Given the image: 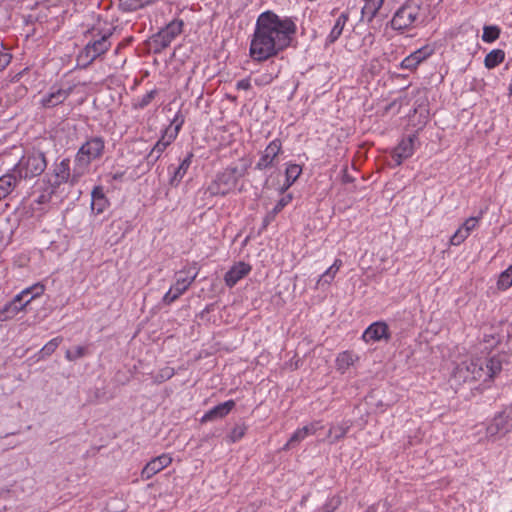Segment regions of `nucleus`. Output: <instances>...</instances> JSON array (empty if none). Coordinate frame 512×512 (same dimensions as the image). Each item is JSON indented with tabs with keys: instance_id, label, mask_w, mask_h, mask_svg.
Masks as SVG:
<instances>
[{
	"instance_id": "f257e3e1",
	"label": "nucleus",
	"mask_w": 512,
	"mask_h": 512,
	"mask_svg": "<svg viewBox=\"0 0 512 512\" xmlns=\"http://www.w3.org/2000/svg\"><path fill=\"white\" fill-rule=\"evenodd\" d=\"M295 32L296 25L291 19H281L271 11L261 13L251 38L250 57L263 62L276 56L290 45Z\"/></svg>"
},
{
	"instance_id": "f03ea898",
	"label": "nucleus",
	"mask_w": 512,
	"mask_h": 512,
	"mask_svg": "<svg viewBox=\"0 0 512 512\" xmlns=\"http://www.w3.org/2000/svg\"><path fill=\"white\" fill-rule=\"evenodd\" d=\"M104 147L105 144L102 138L93 137L79 148L74 160L71 185H75L89 171L91 162L101 157Z\"/></svg>"
},
{
	"instance_id": "7ed1b4c3",
	"label": "nucleus",
	"mask_w": 512,
	"mask_h": 512,
	"mask_svg": "<svg viewBox=\"0 0 512 512\" xmlns=\"http://www.w3.org/2000/svg\"><path fill=\"white\" fill-rule=\"evenodd\" d=\"M47 167L44 153L33 151L24 155L15 165L13 171L19 179L33 178L41 175Z\"/></svg>"
},
{
	"instance_id": "20e7f679",
	"label": "nucleus",
	"mask_w": 512,
	"mask_h": 512,
	"mask_svg": "<svg viewBox=\"0 0 512 512\" xmlns=\"http://www.w3.org/2000/svg\"><path fill=\"white\" fill-rule=\"evenodd\" d=\"M421 2L407 0L393 15L391 26L395 30H405L413 27L421 16Z\"/></svg>"
},
{
	"instance_id": "39448f33",
	"label": "nucleus",
	"mask_w": 512,
	"mask_h": 512,
	"mask_svg": "<svg viewBox=\"0 0 512 512\" xmlns=\"http://www.w3.org/2000/svg\"><path fill=\"white\" fill-rule=\"evenodd\" d=\"M183 122L184 120L179 119L178 115L175 116L174 120L172 121V124H175V127L172 128L170 125L165 129L161 138L155 143L154 147L149 152L147 156L148 163L154 164L158 161L166 148L176 139Z\"/></svg>"
},
{
	"instance_id": "423d86ee",
	"label": "nucleus",
	"mask_w": 512,
	"mask_h": 512,
	"mask_svg": "<svg viewBox=\"0 0 512 512\" xmlns=\"http://www.w3.org/2000/svg\"><path fill=\"white\" fill-rule=\"evenodd\" d=\"M240 178L237 167H230L225 169L222 173L217 175L216 179L208 186V192L211 195H226L232 191Z\"/></svg>"
},
{
	"instance_id": "0eeeda50",
	"label": "nucleus",
	"mask_w": 512,
	"mask_h": 512,
	"mask_svg": "<svg viewBox=\"0 0 512 512\" xmlns=\"http://www.w3.org/2000/svg\"><path fill=\"white\" fill-rule=\"evenodd\" d=\"M183 21L175 19L168 23L156 35L153 36L152 42L155 45V51L160 52L166 49L171 42L182 32Z\"/></svg>"
},
{
	"instance_id": "6e6552de",
	"label": "nucleus",
	"mask_w": 512,
	"mask_h": 512,
	"mask_svg": "<svg viewBox=\"0 0 512 512\" xmlns=\"http://www.w3.org/2000/svg\"><path fill=\"white\" fill-rule=\"evenodd\" d=\"M455 377L463 381H486L484 362L480 359H472L457 366L455 370Z\"/></svg>"
},
{
	"instance_id": "1a4fd4ad",
	"label": "nucleus",
	"mask_w": 512,
	"mask_h": 512,
	"mask_svg": "<svg viewBox=\"0 0 512 512\" xmlns=\"http://www.w3.org/2000/svg\"><path fill=\"white\" fill-rule=\"evenodd\" d=\"M111 32L103 34L99 39H95L85 46L84 50L79 55L80 60H85V64L92 63L97 57L107 52L111 46L109 38Z\"/></svg>"
},
{
	"instance_id": "9d476101",
	"label": "nucleus",
	"mask_w": 512,
	"mask_h": 512,
	"mask_svg": "<svg viewBox=\"0 0 512 512\" xmlns=\"http://www.w3.org/2000/svg\"><path fill=\"white\" fill-rule=\"evenodd\" d=\"M512 428V407L504 410L494 417L493 421L487 427V435L496 437L505 435Z\"/></svg>"
},
{
	"instance_id": "9b49d317",
	"label": "nucleus",
	"mask_w": 512,
	"mask_h": 512,
	"mask_svg": "<svg viewBox=\"0 0 512 512\" xmlns=\"http://www.w3.org/2000/svg\"><path fill=\"white\" fill-rule=\"evenodd\" d=\"M282 152V143L279 139H274L271 141L264 151L261 153V156L256 163L255 168L258 170H266L275 165V161L277 160L278 155Z\"/></svg>"
},
{
	"instance_id": "f8f14e48",
	"label": "nucleus",
	"mask_w": 512,
	"mask_h": 512,
	"mask_svg": "<svg viewBox=\"0 0 512 512\" xmlns=\"http://www.w3.org/2000/svg\"><path fill=\"white\" fill-rule=\"evenodd\" d=\"M72 172L70 170V160L63 159L55 164L53 173L49 176L48 182L55 189L61 184L69 182L71 184Z\"/></svg>"
},
{
	"instance_id": "ddd939ff",
	"label": "nucleus",
	"mask_w": 512,
	"mask_h": 512,
	"mask_svg": "<svg viewBox=\"0 0 512 512\" xmlns=\"http://www.w3.org/2000/svg\"><path fill=\"white\" fill-rule=\"evenodd\" d=\"M198 275L197 268L194 267H184L182 270L178 271L175 275V283L171 286L176 293L182 295L185 291L190 287V285L194 282Z\"/></svg>"
},
{
	"instance_id": "4468645a",
	"label": "nucleus",
	"mask_w": 512,
	"mask_h": 512,
	"mask_svg": "<svg viewBox=\"0 0 512 512\" xmlns=\"http://www.w3.org/2000/svg\"><path fill=\"white\" fill-rule=\"evenodd\" d=\"M416 140L417 137L415 134L409 135L407 138L402 139L397 147H395L392 153V158L396 165H400L404 160L410 158L414 154Z\"/></svg>"
},
{
	"instance_id": "2eb2a0df",
	"label": "nucleus",
	"mask_w": 512,
	"mask_h": 512,
	"mask_svg": "<svg viewBox=\"0 0 512 512\" xmlns=\"http://www.w3.org/2000/svg\"><path fill=\"white\" fill-rule=\"evenodd\" d=\"M390 338L389 327L385 322H374L366 328L362 339L366 343L388 340Z\"/></svg>"
},
{
	"instance_id": "dca6fc26",
	"label": "nucleus",
	"mask_w": 512,
	"mask_h": 512,
	"mask_svg": "<svg viewBox=\"0 0 512 512\" xmlns=\"http://www.w3.org/2000/svg\"><path fill=\"white\" fill-rule=\"evenodd\" d=\"M172 462V458L169 454H162L153 458L149 461L145 467L142 469L141 477L142 479L148 480L153 477L158 472L162 471Z\"/></svg>"
},
{
	"instance_id": "f3484780",
	"label": "nucleus",
	"mask_w": 512,
	"mask_h": 512,
	"mask_svg": "<svg viewBox=\"0 0 512 512\" xmlns=\"http://www.w3.org/2000/svg\"><path fill=\"white\" fill-rule=\"evenodd\" d=\"M251 271L249 264L238 262L225 274L224 280L227 286H235L239 280L244 278Z\"/></svg>"
},
{
	"instance_id": "a211bd4d",
	"label": "nucleus",
	"mask_w": 512,
	"mask_h": 512,
	"mask_svg": "<svg viewBox=\"0 0 512 512\" xmlns=\"http://www.w3.org/2000/svg\"><path fill=\"white\" fill-rule=\"evenodd\" d=\"M72 89H52V91L41 99V104L45 108H51L63 103L70 95Z\"/></svg>"
},
{
	"instance_id": "6ab92c4d",
	"label": "nucleus",
	"mask_w": 512,
	"mask_h": 512,
	"mask_svg": "<svg viewBox=\"0 0 512 512\" xmlns=\"http://www.w3.org/2000/svg\"><path fill=\"white\" fill-rule=\"evenodd\" d=\"M108 206V200L102 186H96L91 192V210L95 214H101Z\"/></svg>"
},
{
	"instance_id": "aec40b11",
	"label": "nucleus",
	"mask_w": 512,
	"mask_h": 512,
	"mask_svg": "<svg viewBox=\"0 0 512 512\" xmlns=\"http://www.w3.org/2000/svg\"><path fill=\"white\" fill-rule=\"evenodd\" d=\"M506 361L505 354H497L484 362L485 376L487 379H493L502 370V365Z\"/></svg>"
},
{
	"instance_id": "412c9836",
	"label": "nucleus",
	"mask_w": 512,
	"mask_h": 512,
	"mask_svg": "<svg viewBox=\"0 0 512 512\" xmlns=\"http://www.w3.org/2000/svg\"><path fill=\"white\" fill-rule=\"evenodd\" d=\"M235 406L233 400H228L210 409L202 418V421H210L226 416Z\"/></svg>"
},
{
	"instance_id": "4be33fe9",
	"label": "nucleus",
	"mask_w": 512,
	"mask_h": 512,
	"mask_svg": "<svg viewBox=\"0 0 512 512\" xmlns=\"http://www.w3.org/2000/svg\"><path fill=\"white\" fill-rule=\"evenodd\" d=\"M193 158L192 153H188L186 157L182 160L180 165L174 169L173 175L171 176L169 183L171 186H177L181 180L184 178L185 174L187 173L188 168L191 165Z\"/></svg>"
},
{
	"instance_id": "5701e85b",
	"label": "nucleus",
	"mask_w": 512,
	"mask_h": 512,
	"mask_svg": "<svg viewBox=\"0 0 512 512\" xmlns=\"http://www.w3.org/2000/svg\"><path fill=\"white\" fill-rule=\"evenodd\" d=\"M428 56L429 53L425 49H418L402 60L401 67L403 69L414 70Z\"/></svg>"
},
{
	"instance_id": "b1692460",
	"label": "nucleus",
	"mask_w": 512,
	"mask_h": 512,
	"mask_svg": "<svg viewBox=\"0 0 512 512\" xmlns=\"http://www.w3.org/2000/svg\"><path fill=\"white\" fill-rule=\"evenodd\" d=\"M358 360V356L350 351L341 352L336 358V369L345 373Z\"/></svg>"
},
{
	"instance_id": "393cba45",
	"label": "nucleus",
	"mask_w": 512,
	"mask_h": 512,
	"mask_svg": "<svg viewBox=\"0 0 512 512\" xmlns=\"http://www.w3.org/2000/svg\"><path fill=\"white\" fill-rule=\"evenodd\" d=\"M17 184V175L13 173L0 177V200L8 196Z\"/></svg>"
},
{
	"instance_id": "a878e982",
	"label": "nucleus",
	"mask_w": 512,
	"mask_h": 512,
	"mask_svg": "<svg viewBox=\"0 0 512 512\" xmlns=\"http://www.w3.org/2000/svg\"><path fill=\"white\" fill-rule=\"evenodd\" d=\"M350 429V424L348 422H342L337 425H332L327 434V440L329 443L333 444L338 440L342 439Z\"/></svg>"
},
{
	"instance_id": "bb28decb",
	"label": "nucleus",
	"mask_w": 512,
	"mask_h": 512,
	"mask_svg": "<svg viewBox=\"0 0 512 512\" xmlns=\"http://www.w3.org/2000/svg\"><path fill=\"white\" fill-rule=\"evenodd\" d=\"M348 18L349 16L348 13L346 12H343L339 15L330 34L327 37L328 43H334L341 36L343 29L348 21Z\"/></svg>"
},
{
	"instance_id": "cd10ccee",
	"label": "nucleus",
	"mask_w": 512,
	"mask_h": 512,
	"mask_svg": "<svg viewBox=\"0 0 512 512\" xmlns=\"http://www.w3.org/2000/svg\"><path fill=\"white\" fill-rule=\"evenodd\" d=\"M341 266L342 261L340 259H336L334 263L320 276L317 285L322 286L324 284H330Z\"/></svg>"
},
{
	"instance_id": "c85d7f7f",
	"label": "nucleus",
	"mask_w": 512,
	"mask_h": 512,
	"mask_svg": "<svg viewBox=\"0 0 512 512\" xmlns=\"http://www.w3.org/2000/svg\"><path fill=\"white\" fill-rule=\"evenodd\" d=\"M505 53L503 50L495 49L490 51L484 60L485 66L489 69L496 67L503 62Z\"/></svg>"
},
{
	"instance_id": "c756f323",
	"label": "nucleus",
	"mask_w": 512,
	"mask_h": 512,
	"mask_svg": "<svg viewBox=\"0 0 512 512\" xmlns=\"http://www.w3.org/2000/svg\"><path fill=\"white\" fill-rule=\"evenodd\" d=\"M43 293L44 285L37 283L28 288H25L19 294L22 295L24 299L29 300L30 303L33 299L41 296Z\"/></svg>"
},
{
	"instance_id": "7c9ffc66",
	"label": "nucleus",
	"mask_w": 512,
	"mask_h": 512,
	"mask_svg": "<svg viewBox=\"0 0 512 512\" xmlns=\"http://www.w3.org/2000/svg\"><path fill=\"white\" fill-rule=\"evenodd\" d=\"M302 168L297 164H289L286 168V188L290 187L300 176Z\"/></svg>"
},
{
	"instance_id": "2f4dec72",
	"label": "nucleus",
	"mask_w": 512,
	"mask_h": 512,
	"mask_svg": "<svg viewBox=\"0 0 512 512\" xmlns=\"http://www.w3.org/2000/svg\"><path fill=\"white\" fill-rule=\"evenodd\" d=\"M19 312V308L10 301L0 310V321L12 319Z\"/></svg>"
},
{
	"instance_id": "473e14b6",
	"label": "nucleus",
	"mask_w": 512,
	"mask_h": 512,
	"mask_svg": "<svg viewBox=\"0 0 512 512\" xmlns=\"http://www.w3.org/2000/svg\"><path fill=\"white\" fill-rule=\"evenodd\" d=\"M307 437V431H304L303 428H299L297 429L293 434L292 436L290 437V439L288 440V442L284 445L283 447V450H288L290 449L291 447L299 444L301 441H303L305 438Z\"/></svg>"
},
{
	"instance_id": "72a5a7b5",
	"label": "nucleus",
	"mask_w": 512,
	"mask_h": 512,
	"mask_svg": "<svg viewBox=\"0 0 512 512\" xmlns=\"http://www.w3.org/2000/svg\"><path fill=\"white\" fill-rule=\"evenodd\" d=\"M500 34V29L497 26H485L483 29L482 40L487 43L495 41Z\"/></svg>"
},
{
	"instance_id": "f704fd0d",
	"label": "nucleus",
	"mask_w": 512,
	"mask_h": 512,
	"mask_svg": "<svg viewBox=\"0 0 512 512\" xmlns=\"http://www.w3.org/2000/svg\"><path fill=\"white\" fill-rule=\"evenodd\" d=\"M61 342L62 337H55L51 339L48 343H46L40 351L42 358L50 356L52 353H54V351L58 348Z\"/></svg>"
},
{
	"instance_id": "c9c22d12",
	"label": "nucleus",
	"mask_w": 512,
	"mask_h": 512,
	"mask_svg": "<svg viewBox=\"0 0 512 512\" xmlns=\"http://www.w3.org/2000/svg\"><path fill=\"white\" fill-rule=\"evenodd\" d=\"M87 354V348L85 346H76L73 350H67L65 358L68 361H75L79 358L84 357Z\"/></svg>"
},
{
	"instance_id": "e433bc0d",
	"label": "nucleus",
	"mask_w": 512,
	"mask_h": 512,
	"mask_svg": "<svg viewBox=\"0 0 512 512\" xmlns=\"http://www.w3.org/2000/svg\"><path fill=\"white\" fill-rule=\"evenodd\" d=\"M157 94H158L157 89H153V90L147 92L145 95H143L141 98L138 99V101L134 104V106L139 109L145 108L152 102V100L155 98V96Z\"/></svg>"
},
{
	"instance_id": "4c0bfd02",
	"label": "nucleus",
	"mask_w": 512,
	"mask_h": 512,
	"mask_svg": "<svg viewBox=\"0 0 512 512\" xmlns=\"http://www.w3.org/2000/svg\"><path fill=\"white\" fill-rule=\"evenodd\" d=\"M246 426L241 424V425H236L230 432V434L228 435V440L229 442L231 443H235L237 441H239L246 433Z\"/></svg>"
},
{
	"instance_id": "58836bf2",
	"label": "nucleus",
	"mask_w": 512,
	"mask_h": 512,
	"mask_svg": "<svg viewBox=\"0 0 512 512\" xmlns=\"http://www.w3.org/2000/svg\"><path fill=\"white\" fill-rule=\"evenodd\" d=\"M470 234L460 226L456 232L451 236L450 243L454 246H458L465 241Z\"/></svg>"
},
{
	"instance_id": "ea45409f",
	"label": "nucleus",
	"mask_w": 512,
	"mask_h": 512,
	"mask_svg": "<svg viewBox=\"0 0 512 512\" xmlns=\"http://www.w3.org/2000/svg\"><path fill=\"white\" fill-rule=\"evenodd\" d=\"M497 286L499 289L506 290L512 286V276L507 269L499 276Z\"/></svg>"
},
{
	"instance_id": "a19ab883",
	"label": "nucleus",
	"mask_w": 512,
	"mask_h": 512,
	"mask_svg": "<svg viewBox=\"0 0 512 512\" xmlns=\"http://www.w3.org/2000/svg\"><path fill=\"white\" fill-rule=\"evenodd\" d=\"M275 77L274 73L266 72L262 73L254 78V83L257 86H266L270 84Z\"/></svg>"
},
{
	"instance_id": "79ce46f5",
	"label": "nucleus",
	"mask_w": 512,
	"mask_h": 512,
	"mask_svg": "<svg viewBox=\"0 0 512 512\" xmlns=\"http://www.w3.org/2000/svg\"><path fill=\"white\" fill-rule=\"evenodd\" d=\"M341 504L339 496H333L322 507L321 512H334Z\"/></svg>"
},
{
	"instance_id": "37998d69",
	"label": "nucleus",
	"mask_w": 512,
	"mask_h": 512,
	"mask_svg": "<svg viewBox=\"0 0 512 512\" xmlns=\"http://www.w3.org/2000/svg\"><path fill=\"white\" fill-rule=\"evenodd\" d=\"M482 217V212L478 217H470L463 224L462 228L465 229L469 234L477 227L479 220Z\"/></svg>"
},
{
	"instance_id": "c03bdc74",
	"label": "nucleus",
	"mask_w": 512,
	"mask_h": 512,
	"mask_svg": "<svg viewBox=\"0 0 512 512\" xmlns=\"http://www.w3.org/2000/svg\"><path fill=\"white\" fill-rule=\"evenodd\" d=\"M181 295L179 293H176L175 290L170 287V289L166 292V294L163 296V303L166 305H170L174 301H176Z\"/></svg>"
},
{
	"instance_id": "a18cd8bd",
	"label": "nucleus",
	"mask_w": 512,
	"mask_h": 512,
	"mask_svg": "<svg viewBox=\"0 0 512 512\" xmlns=\"http://www.w3.org/2000/svg\"><path fill=\"white\" fill-rule=\"evenodd\" d=\"M304 431H307V437L309 435H314L319 429H322L323 426L321 425L320 421L311 422L308 425L302 427Z\"/></svg>"
},
{
	"instance_id": "49530a36",
	"label": "nucleus",
	"mask_w": 512,
	"mask_h": 512,
	"mask_svg": "<svg viewBox=\"0 0 512 512\" xmlns=\"http://www.w3.org/2000/svg\"><path fill=\"white\" fill-rule=\"evenodd\" d=\"M304 431H307V437L309 435H314L319 429H322L323 426L321 425L320 421L311 422L308 425L302 427Z\"/></svg>"
},
{
	"instance_id": "de8ad7c7",
	"label": "nucleus",
	"mask_w": 512,
	"mask_h": 512,
	"mask_svg": "<svg viewBox=\"0 0 512 512\" xmlns=\"http://www.w3.org/2000/svg\"><path fill=\"white\" fill-rule=\"evenodd\" d=\"M292 199L291 195L283 196L273 208V213L276 214L280 212Z\"/></svg>"
},
{
	"instance_id": "09e8293b",
	"label": "nucleus",
	"mask_w": 512,
	"mask_h": 512,
	"mask_svg": "<svg viewBox=\"0 0 512 512\" xmlns=\"http://www.w3.org/2000/svg\"><path fill=\"white\" fill-rule=\"evenodd\" d=\"M11 302L19 308V311L24 310V308L29 304V300H26L22 297V295L17 294Z\"/></svg>"
},
{
	"instance_id": "8fccbe9b",
	"label": "nucleus",
	"mask_w": 512,
	"mask_h": 512,
	"mask_svg": "<svg viewBox=\"0 0 512 512\" xmlns=\"http://www.w3.org/2000/svg\"><path fill=\"white\" fill-rule=\"evenodd\" d=\"M174 374V371L172 368H164L160 371L159 375H157L156 379L159 381V382H162V381H165V380H168L170 379Z\"/></svg>"
},
{
	"instance_id": "3c124183",
	"label": "nucleus",
	"mask_w": 512,
	"mask_h": 512,
	"mask_svg": "<svg viewBox=\"0 0 512 512\" xmlns=\"http://www.w3.org/2000/svg\"><path fill=\"white\" fill-rule=\"evenodd\" d=\"M11 61V55L5 52H0V71L3 70Z\"/></svg>"
},
{
	"instance_id": "603ef678",
	"label": "nucleus",
	"mask_w": 512,
	"mask_h": 512,
	"mask_svg": "<svg viewBox=\"0 0 512 512\" xmlns=\"http://www.w3.org/2000/svg\"><path fill=\"white\" fill-rule=\"evenodd\" d=\"M236 88L238 90H249L251 88V82L249 78L242 79L237 82Z\"/></svg>"
},
{
	"instance_id": "864d4df0",
	"label": "nucleus",
	"mask_w": 512,
	"mask_h": 512,
	"mask_svg": "<svg viewBox=\"0 0 512 512\" xmlns=\"http://www.w3.org/2000/svg\"><path fill=\"white\" fill-rule=\"evenodd\" d=\"M344 181L345 182H349V181H351V178L348 175H345L344 176Z\"/></svg>"
},
{
	"instance_id": "5fc2aeb1",
	"label": "nucleus",
	"mask_w": 512,
	"mask_h": 512,
	"mask_svg": "<svg viewBox=\"0 0 512 512\" xmlns=\"http://www.w3.org/2000/svg\"><path fill=\"white\" fill-rule=\"evenodd\" d=\"M507 271L511 274L512 276V264L507 268Z\"/></svg>"
},
{
	"instance_id": "6e6d98bb",
	"label": "nucleus",
	"mask_w": 512,
	"mask_h": 512,
	"mask_svg": "<svg viewBox=\"0 0 512 512\" xmlns=\"http://www.w3.org/2000/svg\"><path fill=\"white\" fill-rule=\"evenodd\" d=\"M509 92L512 94V83L509 85Z\"/></svg>"
}]
</instances>
